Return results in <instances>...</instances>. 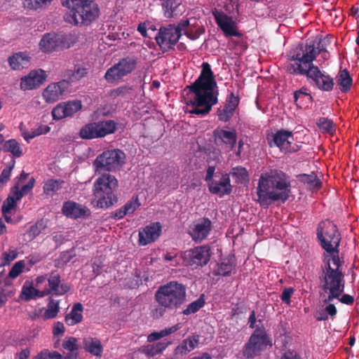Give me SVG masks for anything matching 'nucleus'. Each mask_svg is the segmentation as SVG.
<instances>
[{
    "mask_svg": "<svg viewBox=\"0 0 359 359\" xmlns=\"http://www.w3.org/2000/svg\"><path fill=\"white\" fill-rule=\"evenodd\" d=\"M25 267V261L20 260L17 262H15L13 266L11 267L8 276L11 278H16L18 276H20L22 271L23 269Z\"/></svg>",
    "mask_w": 359,
    "mask_h": 359,
    "instance_id": "nucleus-52",
    "label": "nucleus"
},
{
    "mask_svg": "<svg viewBox=\"0 0 359 359\" xmlns=\"http://www.w3.org/2000/svg\"><path fill=\"white\" fill-rule=\"evenodd\" d=\"M154 299L158 306L151 311L152 316L154 318H160L166 311L177 310L186 302V287L177 281H170L157 289Z\"/></svg>",
    "mask_w": 359,
    "mask_h": 359,
    "instance_id": "nucleus-4",
    "label": "nucleus"
},
{
    "mask_svg": "<svg viewBox=\"0 0 359 359\" xmlns=\"http://www.w3.org/2000/svg\"><path fill=\"white\" fill-rule=\"evenodd\" d=\"M136 65V58L133 57L122 58L117 64L107 69L104 78L109 83H113L130 74L135 69Z\"/></svg>",
    "mask_w": 359,
    "mask_h": 359,
    "instance_id": "nucleus-13",
    "label": "nucleus"
},
{
    "mask_svg": "<svg viewBox=\"0 0 359 359\" xmlns=\"http://www.w3.org/2000/svg\"><path fill=\"white\" fill-rule=\"evenodd\" d=\"M87 74V69L83 66L75 65L74 69L65 71L64 76L67 79V83L79 81Z\"/></svg>",
    "mask_w": 359,
    "mask_h": 359,
    "instance_id": "nucleus-35",
    "label": "nucleus"
},
{
    "mask_svg": "<svg viewBox=\"0 0 359 359\" xmlns=\"http://www.w3.org/2000/svg\"><path fill=\"white\" fill-rule=\"evenodd\" d=\"M15 164V161L13 159L9 163V165L2 170L0 175V182L6 183L10 180L11 171L13 169Z\"/></svg>",
    "mask_w": 359,
    "mask_h": 359,
    "instance_id": "nucleus-55",
    "label": "nucleus"
},
{
    "mask_svg": "<svg viewBox=\"0 0 359 359\" xmlns=\"http://www.w3.org/2000/svg\"><path fill=\"white\" fill-rule=\"evenodd\" d=\"M326 266L323 269V274L319 276L320 288L328 294L325 303L338 299L344 291V276L341 270L334 269L330 265V259L325 257Z\"/></svg>",
    "mask_w": 359,
    "mask_h": 359,
    "instance_id": "nucleus-7",
    "label": "nucleus"
},
{
    "mask_svg": "<svg viewBox=\"0 0 359 359\" xmlns=\"http://www.w3.org/2000/svg\"><path fill=\"white\" fill-rule=\"evenodd\" d=\"M290 193V184L281 171L272 170L262 173L257 187V202L263 208H268L273 202H285Z\"/></svg>",
    "mask_w": 359,
    "mask_h": 359,
    "instance_id": "nucleus-3",
    "label": "nucleus"
},
{
    "mask_svg": "<svg viewBox=\"0 0 359 359\" xmlns=\"http://www.w3.org/2000/svg\"><path fill=\"white\" fill-rule=\"evenodd\" d=\"M318 49V51H316L313 44L306 43L304 47L302 46L291 55L286 69L288 73L293 75L306 76L313 82L318 89L329 92L333 90L334 79L313 63L317 55L323 50L320 46Z\"/></svg>",
    "mask_w": 359,
    "mask_h": 359,
    "instance_id": "nucleus-1",
    "label": "nucleus"
},
{
    "mask_svg": "<svg viewBox=\"0 0 359 359\" xmlns=\"http://www.w3.org/2000/svg\"><path fill=\"white\" fill-rule=\"evenodd\" d=\"M294 290L292 287H286L283 290L280 299L287 304H290V298L292 294L294 293Z\"/></svg>",
    "mask_w": 359,
    "mask_h": 359,
    "instance_id": "nucleus-58",
    "label": "nucleus"
},
{
    "mask_svg": "<svg viewBox=\"0 0 359 359\" xmlns=\"http://www.w3.org/2000/svg\"><path fill=\"white\" fill-rule=\"evenodd\" d=\"M9 196H13L14 200L17 202L20 200L23 196V194L21 192L19 189V184L16 183V184L11 188V194Z\"/></svg>",
    "mask_w": 359,
    "mask_h": 359,
    "instance_id": "nucleus-62",
    "label": "nucleus"
},
{
    "mask_svg": "<svg viewBox=\"0 0 359 359\" xmlns=\"http://www.w3.org/2000/svg\"><path fill=\"white\" fill-rule=\"evenodd\" d=\"M125 153L121 149H110L98 155L93 163L96 172L116 171L124 163Z\"/></svg>",
    "mask_w": 359,
    "mask_h": 359,
    "instance_id": "nucleus-9",
    "label": "nucleus"
},
{
    "mask_svg": "<svg viewBox=\"0 0 359 359\" xmlns=\"http://www.w3.org/2000/svg\"><path fill=\"white\" fill-rule=\"evenodd\" d=\"M83 305L81 303L75 304L69 314L65 316V321L69 325H74L81 322L83 319Z\"/></svg>",
    "mask_w": 359,
    "mask_h": 359,
    "instance_id": "nucleus-33",
    "label": "nucleus"
},
{
    "mask_svg": "<svg viewBox=\"0 0 359 359\" xmlns=\"http://www.w3.org/2000/svg\"><path fill=\"white\" fill-rule=\"evenodd\" d=\"M117 179L110 174H102L93 184V195L97 199V205L107 208L118 201Z\"/></svg>",
    "mask_w": 359,
    "mask_h": 359,
    "instance_id": "nucleus-6",
    "label": "nucleus"
},
{
    "mask_svg": "<svg viewBox=\"0 0 359 359\" xmlns=\"http://www.w3.org/2000/svg\"><path fill=\"white\" fill-rule=\"evenodd\" d=\"M239 101V97L236 96L233 92H231L227 96L224 106L217 109L218 119L222 122L229 121L238 106Z\"/></svg>",
    "mask_w": 359,
    "mask_h": 359,
    "instance_id": "nucleus-19",
    "label": "nucleus"
},
{
    "mask_svg": "<svg viewBox=\"0 0 359 359\" xmlns=\"http://www.w3.org/2000/svg\"><path fill=\"white\" fill-rule=\"evenodd\" d=\"M317 238L325 250L339 247L341 234L337 225L330 220H324L318 224Z\"/></svg>",
    "mask_w": 359,
    "mask_h": 359,
    "instance_id": "nucleus-10",
    "label": "nucleus"
},
{
    "mask_svg": "<svg viewBox=\"0 0 359 359\" xmlns=\"http://www.w3.org/2000/svg\"><path fill=\"white\" fill-rule=\"evenodd\" d=\"M297 178L311 190H318L322 187V182L314 172L300 174L297 175Z\"/></svg>",
    "mask_w": 359,
    "mask_h": 359,
    "instance_id": "nucleus-30",
    "label": "nucleus"
},
{
    "mask_svg": "<svg viewBox=\"0 0 359 359\" xmlns=\"http://www.w3.org/2000/svg\"><path fill=\"white\" fill-rule=\"evenodd\" d=\"M44 296H46V291H40L34 288L31 284L27 285L26 283L22 286L20 294V298L26 302Z\"/></svg>",
    "mask_w": 359,
    "mask_h": 359,
    "instance_id": "nucleus-31",
    "label": "nucleus"
},
{
    "mask_svg": "<svg viewBox=\"0 0 359 359\" xmlns=\"http://www.w3.org/2000/svg\"><path fill=\"white\" fill-rule=\"evenodd\" d=\"M1 151L6 153H11L14 158H19L23 154L20 144L15 139H10L5 141L2 147H0V151Z\"/></svg>",
    "mask_w": 359,
    "mask_h": 359,
    "instance_id": "nucleus-32",
    "label": "nucleus"
},
{
    "mask_svg": "<svg viewBox=\"0 0 359 359\" xmlns=\"http://www.w3.org/2000/svg\"><path fill=\"white\" fill-rule=\"evenodd\" d=\"M65 332V327L62 323L56 322L54 324L53 333L55 336L62 334Z\"/></svg>",
    "mask_w": 359,
    "mask_h": 359,
    "instance_id": "nucleus-64",
    "label": "nucleus"
},
{
    "mask_svg": "<svg viewBox=\"0 0 359 359\" xmlns=\"http://www.w3.org/2000/svg\"><path fill=\"white\" fill-rule=\"evenodd\" d=\"M52 0H22V4L25 8L37 10L46 6Z\"/></svg>",
    "mask_w": 359,
    "mask_h": 359,
    "instance_id": "nucleus-49",
    "label": "nucleus"
},
{
    "mask_svg": "<svg viewBox=\"0 0 359 359\" xmlns=\"http://www.w3.org/2000/svg\"><path fill=\"white\" fill-rule=\"evenodd\" d=\"M211 229V221L208 218L203 217L194 224L189 234L195 242H201L210 233Z\"/></svg>",
    "mask_w": 359,
    "mask_h": 359,
    "instance_id": "nucleus-23",
    "label": "nucleus"
},
{
    "mask_svg": "<svg viewBox=\"0 0 359 359\" xmlns=\"http://www.w3.org/2000/svg\"><path fill=\"white\" fill-rule=\"evenodd\" d=\"M47 227L46 221L41 219L32 225L27 231L28 237L30 240L34 239Z\"/></svg>",
    "mask_w": 359,
    "mask_h": 359,
    "instance_id": "nucleus-44",
    "label": "nucleus"
},
{
    "mask_svg": "<svg viewBox=\"0 0 359 359\" xmlns=\"http://www.w3.org/2000/svg\"><path fill=\"white\" fill-rule=\"evenodd\" d=\"M209 191L212 194L223 196L229 195L232 191V185L229 173H222L219 180L215 179L208 184Z\"/></svg>",
    "mask_w": 359,
    "mask_h": 359,
    "instance_id": "nucleus-18",
    "label": "nucleus"
},
{
    "mask_svg": "<svg viewBox=\"0 0 359 359\" xmlns=\"http://www.w3.org/2000/svg\"><path fill=\"white\" fill-rule=\"evenodd\" d=\"M267 346H272V341L265 328L257 327L242 349L245 359H253L261 355Z\"/></svg>",
    "mask_w": 359,
    "mask_h": 359,
    "instance_id": "nucleus-8",
    "label": "nucleus"
},
{
    "mask_svg": "<svg viewBox=\"0 0 359 359\" xmlns=\"http://www.w3.org/2000/svg\"><path fill=\"white\" fill-rule=\"evenodd\" d=\"M161 233V225L159 222H153L139 231V243L146 245L155 241Z\"/></svg>",
    "mask_w": 359,
    "mask_h": 359,
    "instance_id": "nucleus-25",
    "label": "nucleus"
},
{
    "mask_svg": "<svg viewBox=\"0 0 359 359\" xmlns=\"http://www.w3.org/2000/svg\"><path fill=\"white\" fill-rule=\"evenodd\" d=\"M49 290H45L46 295L54 294L55 292L58 289L61 282V277L57 271H52L48 278Z\"/></svg>",
    "mask_w": 359,
    "mask_h": 359,
    "instance_id": "nucleus-42",
    "label": "nucleus"
},
{
    "mask_svg": "<svg viewBox=\"0 0 359 359\" xmlns=\"http://www.w3.org/2000/svg\"><path fill=\"white\" fill-rule=\"evenodd\" d=\"M46 76L42 69L32 70L21 79L20 88L23 90L37 88L46 81Z\"/></svg>",
    "mask_w": 359,
    "mask_h": 359,
    "instance_id": "nucleus-20",
    "label": "nucleus"
},
{
    "mask_svg": "<svg viewBox=\"0 0 359 359\" xmlns=\"http://www.w3.org/2000/svg\"><path fill=\"white\" fill-rule=\"evenodd\" d=\"M199 335L196 334H192L191 335L189 336L175 348V354L186 355L193 351L196 347L198 346L199 343Z\"/></svg>",
    "mask_w": 359,
    "mask_h": 359,
    "instance_id": "nucleus-26",
    "label": "nucleus"
},
{
    "mask_svg": "<svg viewBox=\"0 0 359 359\" xmlns=\"http://www.w3.org/2000/svg\"><path fill=\"white\" fill-rule=\"evenodd\" d=\"M236 264L231 259H225L217 265L215 274L222 276H228L235 268Z\"/></svg>",
    "mask_w": 359,
    "mask_h": 359,
    "instance_id": "nucleus-37",
    "label": "nucleus"
},
{
    "mask_svg": "<svg viewBox=\"0 0 359 359\" xmlns=\"http://www.w3.org/2000/svg\"><path fill=\"white\" fill-rule=\"evenodd\" d=\"M266 140L270 147H278L281 152H285L288 144L294 140L293 133L291 131L280 129L275 133L267 134Z\"/></svg>",
    "mask_w": 359,
    "mask_h": 359,
    "instance_id": "nucleus-16",
    "label": "nucleus"
},
{
    "mask_svg": "<svg viewBox=\"0 0 359 359\" xmlns=\"http://www.w3.org/2000/svg\"><path fill=\"white\" fill-rule=\"evenodd\" d=\"M189 20H185L180 21L177 26H175V29L177 31V34L182 35V32H184V34H185V32L187 30H189Z\"/></svg>",
    "mask_w": 359,
    "mask_h": 359,
    "instance_id": "nucleus-59",
    "label": "nucleus"
},
{
    "mask_svg": "<svg viewBox=\"0 0 359 359\" xmlns=\"http://www.w3.org/2000/svg\"><path fill=\"white\" fill-rule=\"evenodd\" d=\"M202 70L198 79L190 86V93L194 94V97L186 101L187 105L191 107L188 113L204 116L210 113L213 105L217 102V93L214 92L217 87L213 72L208 62L202 64Z\"/></svg>",
    "mask_w": 359,
    "mask_h": 359,
    "instance_id": "nucleus-2",
    "label": "nucleus"
},
{
    "mask_svg": "<svg viewBox=\"0 0 359 359\" xmlns=\"http://www.w3.org/2000/svg\"><path fill=\"white\" fill-rule=\"evenodd\" d=\"M35 182V179L32 177L26 184L21 187L20 191L24 196L28 194L32 190L34 187Z\"/></svg>",
    "mask_w": 359,
    "mask_h": 359,
    "instance_id": "nucleus-61",
    "label": "nucleus"
},
{
    "mask_svg": "<svg viewBox=\"0 0 359 359\" xmlns=\"http://www.w3.org/2000/svg\"><path fill=\"white\" fill-rule=\"evenodd\" d=\"M126 212L123 206L121 208L116 210L111 213V217L114 219L118 220L123 218L126 215Z\"/></svg>",
    "mask_w": 359,
    "mask_h": 359,
    "instance_id": "nucleus-63",
    "label": "nucleus"
},
{
    "mask_svg": "<svg viewBox=\"0 0 359 359\" xmlns=\"http://www.w3.org/2000/svg\"><path fill=\"white\" fill-rule=\"evenodd\" d=\"M205 304L204 299L201 297L196 300L190 303L185 309L182 311V313L185 316L195 313L199 311Z\"/></svg>",
    "mask_w": 359,
    "mask_h": 359,
    "instance_id": "nucleus-46",
    "label": "nucleus"
},
{
    "mask_svg": "<svg viewBox=\"0 0 359 359\" xmlns=\"http://www.w3.org/2000/svg\"><path fill=\"white\" fill-rule=\"evenodd\" d=\"M16 205V201L14 200L13 196H8V198L4 201L1 210L4 215L8 214Z\"/></svg>",
    "mask_w": 359,
    "mask_h": 359,
    "instance_id": "nucleus-56",
    "label": "nucleus"
},
{
    "mask_svg": "<svg viewBox=\"0 0 359 359\" xmlns=\"http://www.w3.org/2000/svg\"><path fill=\"white\" fill-rule=\"evenodd\" d=\"M182 327V325L180 323H177L172 327L165 328L164 330H161L160 332H154L148 335L147 340L149 342H152L156 340L160 339L164 337H166L170 334H172L177 330H179Z\"/></svg>",
    "mask_w": 359,
    "mask_h": 359,
    "instance_id": "nucleus-36",
    "label": "nucleus"
},
{
    "mask_svg": "<svg viewBox=\"0 0 359 359\" xmlns=\"http://www.w3.org/2000/svg\"><path fill=\"white\" fill-rule=\"evenodd\" d=\"M162 7L164 12V15L166 18H172L176 15V9L180 5L178 0H162Z\"/></svg>",
    "mask_w": 359,
    "mask_h": 359,
    "instance_id": "nucleus-41",
    "label": "nucleus"
},
{
    "mask_svg": "<svg viewBox=\"0 0 359 359\" xmlns=\"http://www.w3.org/2000/svg\"><path fill=\"white\" fill-rule=\"evenodd\" d=\"M294 99L299 108L307 107L313 101V97L307 92V88L305 87H302L294 93Z\"/></svg>",
    "mask_w": 359,
    "mask_h": 359,
    "instance_id": "nucleus-29",
    "label": "nucleus"
},
{
    "mask_svg": "<svg viewBox=\"0 0 359 359\" xmlns=\"http://www.w3.org/2000/svg\"><path fill=\"white\" fill-rule=\"evenodd\" d=\"M215 21L218 27L222 29L226 36H240L241 34L237 32L236 26L231 17L228 16L223 12L213 13Z\"/></svg>",
    "mask_w": 359,
    "mask_h": 359,
    "instance_id": "nucleus-21",
    "label": "nucleus"
},
{
    "mask_svg": "<svg viewBox=\"0 0 359 359\" xmlns=\"http://www.w3.org/2000/svg\"><path fill=\"white\" fill-rule=\"evenodd\" d=\"M213 137L217 145H224L229 151H231L236 144L237 133L234 128L226 130L217 128L213 130Z\"/></svg>",
    "mask_w": 359,
    "mask_h": 359,
    "instance_id": "nucleus-17",
    "label": "nucleus"
},
{
    "mask_svg": "<svg viewBox=\"0 0 359 359\" xmlns=\"http://www.w3.org/2000/svg\"><path fill=\"white\" fill-rule=\"evenodd\" d=\"M337 84L341 92L346 93L350 91L353 79L347 69L339 70L337 76Z\"/></svg>",
    "mask_w": 359,
    "mask_h": 359,
    "instance_id": "nucleus-28",
    "label": "nucleus"
},
{
    "mask_svg": "<svg viewBox=\"0 0 359 359\" xmlns=\"http://www.w3.org/2000/svg\"><path fill=\"white\" fill-rule=\"evenodd\" d=\"M140 203L139 201L138 197L133 196L130 200H129L124 205L123 208L127 215L133 213L140 206Z\"/></svg>",
    "mask_w": 359,
    "mask_h": 359,
    "instance_id": "nucleus-51",
    "label": "nucleus"
},
{
    "mask_svg": "<svg viewBox=\"0 0 359 359\" xmlns=\"http://www.w3.org/2000/svg\"><path fill=\"white\" fill-rule=\"evenodd\" d=\"M52 116L54 120H60L68 117L67 107L65 102L57 104L52 110Z\"/></svg>",
    "mask_w": 359,
    "mask_h": 359,
    "instance_id": "nucleus-50",
    "label": "nucleus"
},
{
    "mask_svg": "<svg viewBox=\"0 0 359 359\" xmlns=\"http://www.w3.org/2000/svg\"><path fill=\"white\" fill-rule=\"evenodd\" d=\"M18 252L16 250H9L8 252H4L2 254L4 258V264H8L18 257Z\"/></svg>",
    "mask_w": 359,
    "mask_h": 359,
    "instance_id": "nucleus-57",
    "label": "nucleus"
},
{
    "mask_svg": "<svg viewBox=\"0 0 359 359\" xmlns=\"http://www.w3.org/2000/svg\"><path fill=\"white\" fill-rule=\"evenodd\" d=\"M62 211L65 216L72 219L84 218L90 215L88 208L72 201L63 203Z\"/></svg>",
    "mask_w": 359,
    "mask_h": 359,
    "instance_id": "nucleus-24",
    "label": "nucleus"
},
{
    "mask_svg": "<svg viewBox=\"0 0 359 359\" xmlns=\"http://www.w3.org/2000/svg\"><path fill=\"white\" fill-rule=\"evenodd\" d=\"M29 57L23 53H15L8 57V63L11 67L14 69H20L24 68L29 64Z\"/></svg>",
    "mask_w": 359,
    "mask_h": 359,
    "instance_id": "nucleus-34",
    "label": "nucleus"
},
{
    "mask_svg": "<svg viewBox=\"0 0 359 359\" xmlns=\"http://www.w3.org/2000/svg\"><path fill=\"white\" fill-rule=\"evenodd\" d=\"M41 50L50 53L56 49H65L70 47L67 35L62 33H47L39 42Z\"/></svg>",
    "mask_w": 359,
    "mask_h": 359,
    "instance_id": "nucleus-15",
    "label": "nucleus"
},
{
    "mask_svg": "<svg viewBox=\"0 0 359 359\" xmlns=\"http://www.w3.org/2000/svg\"><path fill=\"white\" fill-rule=\"evenodd\" d=\"M325 252L324 253V262L326 264L325 262V257H327V258L330 259V263L332 262V264L336 266L334 269H338L341 270V266L343 264V261H341L339 257V248H332L331 249L325 250Z\"/></svg>",
    "mask_w": 359,
    "mask_h": 359,
    "instance_id": "nucleus-38",
    "label": "nucleus"
},
{
    "mask_svg": "<svg viewBox=\"0 0 359 359\" xmlns=\"http://www.w3.org/2000/svg\"><path fill=\"white\" fill-rule=\"evenodd\" d=\"M204 32V29L201 27H198L195 32L191 30H187L185 32V35L191 40H195L198 39L203 33Z\"/></svg>",
    "mask_w": 359,
    "mask_h": 359,
    "instance_id": "nucleus-60",
    "label": "nucleus"
},
{
    "mask_svg": "<svg viewBox=\"0 0 359 359\" xmlns=\"http://www.w3.org/2000/svg\"><path fill=\"white\" fill-rule=\"evenodd\" d=\"M317 125L323 133L333 134L335 131L333 121L327 118L321 117L318 118Z\"/></svg>",
    "mask_w": 359,
    "mask_h": 359,
    "instance_id": "nucleus-48",
    "label": "nucleus"
},
{
    "mask_svg": "<svg viewBox=\"0 0 359 359\" xmlns=\"http://www.w3.org/2000/svg\"><path fill=\"white\" fill-rule=\"evenodd\" d=\"M61 4L69 10L65 15V21L74 25L88 26L100 16L95 0H61Z\"/></svg>",
    "mask_w": 359,
    "mask_h": 359,
    "instance_id": "nucleus-5",
    "label": "nucleus"
},
{
    "mask_svg": "<svg viewBox=\"0 0 359 359\" xmlns=\"http://www.w3.org/2000/svg\"><path fill=\"white\" fill-rule=\"evenodd\" d=\"M67 107L68 116H72L75 113L81 109V103L79 100L69 101L65 102Z\"/></svg>",
    "mask_w": 359,
    "mask_h": 359,
    "instance_id": "nucleus-53",
    "label": "nucleus"
},
{
    "mask_svg": "<svg viewBox=\"0 0 359 359\" xmlns=\"http://www.w3.org/2000/svg\"><path fill=\"white\" fill-rule=\"evenodd\" d=\"M68 87L66 80L49 84L43 91L42 95L48 103H53L57 101L63 95Z\"/></svg>",
    "mask_w": 359,
    "mask_h": 359,
    "instance_id": "nucleus-22",
    "label": "nucleus"
},
{
    "mask_svg": "<svg viewBox=\"0 0 359 359\" xmlns=\"http://www.w3.org/2000/svg\"><path fill=\"white\" fill-rule=\"evenodd\" d=\"M133 91V87L126 84L119 86L115 89H113L109 93V96L116 99L117 97H126L128 95L131 93Z\"/></svg>",
    "mask_w": 359,
    "mask_h": 359,
    "instance_id": "nucleus-47",
    "label": "nucleus"
},
{
    "mask_svg": "<svg viewBox=\"0 0 359 359\" xmlns=\"http://www.w3.org/2000/svg\"><path fill=\"white\" fill-rule=\"evenodd\" d=\"M231 175L236 180V182L245 183L249 180L248 172L245 168L236 166L231 169L229 175Z\"/></svg>",
    "mask_w": 359,
    "mask_h": 359,
    "instance_id": "nucleus-40",
    "label": "nucleus"
},
{
    "mask_svg": "<svg viewBox=\"0 0 359 359\" xmlns=\"http://www.w3.org/2000/svg\"><path fill=\"white\" fill-rule=\"evenodd\" d=\"M64 183L65 182L61 180H48L43 185V193L46 195H51L59 191Z\"/></svg>",
    "mask_w": 359,
    "mask_h": 359,
    "instance_id": "nucleus-43",
    "label": "nucleus"
},
{
    "mask_svg": "<svg viewBox=\"0 0 359 359\" xmlns=\"http://www.w3.org/2000/svg\"><path fill=\"white\" fill-rule=\"evenodd\" d=\"M116 130V123L114 121L93 122L86 124L80 129L79 136L83 140H92L112 134Z\"/></svg>",
    "mask_w": 359,
    "mask_h": 359,
    "instance_id": "nucleus-11",
    "label": "nucleus"
},
{
    "mask_svg": "<svg viewBox=\"0 0 359 359\" xmlns=\"http://www.w3.org/2000/svg\"><path fill=\"white\" fill-rule=\"evenodd\" d=\"M62 347L68 351H79V346L77 339L73 337H69L67 340L63 341Z\"/></svg>",
    "mask_w": 359,
    "mask_h": 359,
    "instance_id": "nucleus-54",
    "label": "nucleus"
},
{
    "mask_svg": "<svg viewBox=\"0 0 359 359\" xmlns=\"http://www.w3.org/2000/svg\"><path fill=\"white\" fill-rule=\"evenodd\" d=\"M180 37L181 34H177L175 25H168L159 29L155 39L161 50L165 53L172 49Z\"/></svg>",
    "mask_w": 359,
    "mask_h": 359,
    "instance_id": "nucleus-14",
    "label": "nucleus"
},
{
    "mask_svg": "<svg viewBox=\"0 0 359 359\" xmlns=\"http://www.w3.org/2000/svg\"><path fill=\"white\" fill-rule=\"evenodd\" d=\"M170 341L167 342H158L154 344L147 346L143 352L149 356H154L158 353H161L164 351L170 344Z\"/></svg>",
    "mask_w": 359,
    "mask_h": 359,
    "instance_id": "nucleus-39",
    "label": "nucleus"
},
{
    "mask_svg": "<svg viewBox=\"0 0 359 359\" xmlns=\"http://www.w3.org/2000/svg\"><path fill=\"white\" fill-rule=\"evenodd\" d=\"M60 310L59 301L50 299L47 309L43 313L44 319H52L56 317Z\"/></svg>",
    "mask_w": 359,
    "mask_h": 359,
    "instance_id": "nucleus-45",
    "label": "nucleus"
},
{
    "mask_svg": "<svg viewBox=\"0 0 359 359\" xmlns=\"http://www.w3.org/2000/svg\"><path fill=\"white\" fill-rule=\"evenodd\" d=\"M210 257L211 249L208 245L187 250L182 256L185 265L195 269L207 265L210 260Z\"/></svg>",
    "mask_w": 359,
    "mask_h": 359,
    "instance_id": "nucleus-12",
    "label": "nucleus"
},
{
    "mask_svg": "<svg viewBox=\"0 0 359 359\" xmlns=\"http://www.w3.org/2000/svg\"><path fill=\"white\" fill-rule=\"evenodd\" d=\"M83 347L86 352L93 355L101 357L102 355L103 346L97 338L90 337L83 338Z\"/></svg>",
    "mask_w": 359,
    "mask_h": 359,
    "instance_id": "nucleus-27",
    "label": "nucleus"
}]
</instances>
